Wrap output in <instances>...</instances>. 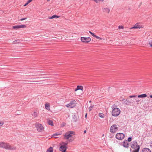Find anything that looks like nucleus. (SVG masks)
Listing matches in <instances>:
<instances>
[{
  "mask_svg": "<svg viewBox=\"0 0 152 152\" xmlns=\"http://www.w3.org/2000/svg\"><path fill=\"white\" fill-rule=\"evenodd\" d=\"M68 140V141L69 142H72L73 141V140L72 139H69H69Z\"/></svg>",
  "mask_w": 152,
  "mask_h": 152,
  "instance_id": "nucleus-36",
  "label": "nucleus"
},
{
  "mask_svg": "<svg viewBox=\"0 0 152 152\" xmlns=\"http://www.w3.org/2000/svg\"><path fill=\"white\" fill-rule=\"evenodd\" d=\"M0 148L10 150H15L16 149V147L14 145L4 142H0Z\"/></svg>",
  "mask_w": 152,
  "mask_h": 152,
  "instance_id": "nucleus-1",
  "label": "nucleus"
},
{
  "mask_svg": "<svg viewBox=\"0 0 152 152\" xmlns=\"http://www.w3.org/2000/svg\"><path fill=\"white\" fill-rule=\"evenodd\" d=\"M53 148L52 147H50L47 150L46 152H53Z\"/></svg>",
  "mask_w": 152,
  "mask_h": 152,
  "instance_id": "nucleus-21",
  "label": "nucleus"
},
{
  "mask_svg": "<svg viewBox=\"0 0 152 152\" xmlns=\"http://www.w3.org/2000/svg\"><path fill=\"white\" fill-rule=\"evenodd\" d=\"M147 96L146 94H142L138 96V98H144Z\"/></svg>",
  "mask_w": 152,
  "mask_h": 152,
  "instance_id": "nucleus-20",
  "label": "nucleus"
},
{
  "mask_svg": "<svg viewBox=\"0 0 152 152\" xmlns=\"http://www.w3.org/2000/svg\"><path fill=\"white\" fill-rule=\"evenodd\" d=\"M94 107V105H91L90 107H89V111H90L91 110H92V108H93Z\"/></svg>",
  "mask_w": 152,
  "mask_h": 152,
  "instance_id": "nucleus-28",
  "label": "nucleus"
},
{
  "mask_svg": "<svg viewBox=\"0 0 152 152\" xmlns=\"http://www.w3.org/2000/svg\"><path fill=\"white\" fill-rule=\"evenodd\" d=\"M32 1V0H28L27 1V2H28V3H29L30 2H31Z\"/></svg>",
  "mask_w": 152,
  "mask_h": 152,
  "instance_id": "nucleus-41",
  "label": "nucleus"
},
{
  "mask_svg": "<svg viewBox=\"0 0 152 152\" xmlns=\"http://www.w3.org/2000/svg\"><path fill=\"white\" fill-rule=\"evenodd\" d=\"M140 100H139V99H136V102H137V104H138L139 103V102L140 101Z\"/></svg>",
  "mask_w": 152,
  "mask_h": 152,
  "instance_id": "nucleus-38",
  "label": "nucleus"
},
{
  "mask_svg": "<svg viewBox=\"0 0 152 152\" xmlns=\"http://www.w3.org/2000/svg\"><path fill=\"white\" fill-rule=\"evenodd\" d=\"M45 108L46 109L49 110H50V104L49 103H46L45 104Z\"/></svg>",
  "mask_w": 152,
  "mask_h": 152,
  "instance_id": "nucleus-19",
  "label": "nucleus"
},
{
  "mask_svg": "<svg viewBox=\"0 0 152 152\" xmlns=\"http://www.w3.org/2000/svg\"><path fill=\"white\" fill-rule=\"evenodd\" d=\"M122 145L124 147L128 148L129 146V144L126 142V141H124L123 142Z\"/></svg>",
  "mask_w": 152,
  "mask_h": 152,
  "instance_id": "nucleus-11",
  "label": "nucleus"
},
{
  "mask_svg": "<svg viewBox=\"0 0 152 152\" xmlns=\"http://www.w3.org/2000/svg\"><path fill=\"white\" fill-rule=\"evenodd\" d=\"M132 148L134 149L132 152H139L140 146L138 145L137 142L136 141H133L132 142L131 145Z\"/></svg>",
  "mask_w": 152,
  "mask_h": 152,
  "instance_id": "nucleus-3",
  "label": "nucleus"
},
{
  "mask_svg": "<svg viewBox=\"0 0 152 152\" xmlns=\"http://www.w3.org/2000/svg\"><path fill=\"white\" fill-rule=\"evenodd\" d=\"M118 127L116 124L113 125L110 127V131L111 133H114L115 132L118 130Z\"/></svg>",
  "mask_w": 152,
  "mask_h": 152,
  "instance_id": "nucleus-5",
  "label": "nucleus"
},
{
  "mask_svg": "<svg viewBox=\"0 0 152 152\" xmlns=\"http://www.w3.org/2000/svg\"><path fill=\"white\" fill-rule=\"evenodd\" d=\"M118 29H122L124 28V26H120L118 27Z\"/></svg>",
  "mask_w": 152,
  "mask_h": 152,
  "instance_id": "nucleus-31",
  "label": "nucleus"
},
{
  "mask_svg": "<svg viewBox=\"0 0 152 152\" xmlns=\"http://www.w3.org/2000/svg\"><path fill=\"white\" fill-rule=\"evenodd\" d=\"M30 84H37V83H30Z\"/></svg>",
  "mask_w": 152,
  "mask_h": 152,
  "instance_id": "nucleus-49",
  "label": "nucleus"
},
{
  "mask_svg": "<svg viewBox=\"0 0 152 152\" xmlns=\"http://www.w3.org/2000/svg\"><path fill=\"white\" fill-rule=\"evenodd\" d=\"M36 128L39 132H41L43 129V127L41 124H38L37 125Z\"/></svg>",
  "mask_w": 152,
  "mask_h": 152,
  "instance_id": "nucleus-10",
  "label": "nucleus"
},
{
  "mask_svg": "<svg viewBox=\"0 0 152 152\" xmlns=\"http://www.w3.org/2000/svg\"><path fill=\"white\" fill-rule=\"evenodd\" d=\"M104 0H99V1H104Z\"/></svg>",
  "mask_w": 152,
  "mask_h": 152,
  "instance_id": "nucleus-48",
  "label": "nucleus"
},
{
  "mask_svg": "<svg viewBox=\"0 0 152 152\" xmlns=\"http://www.w3.org/2000/svg\"><path fill=\"white\" fill-rule=\"evenodd\" d=\"M148 42L150 47H152V38L149 39H148Z\"/></svg>",
  "mask_w": 152,
  "mask_h": 152,
  "instance_id": "nucleus-23",
  "label": "nucleus"
},
{
  "mask_svg": "<svg viewBox=\"0 0 152 152\" xmlns=\"http://www.w3.org/2000/svg\"><path fill=\"white\" fill-rule=\"evenodd\" d=\"M64 145H65V146L67 144V143L64 142Z\"/></svg>",
  "mask_w": 152,
  "mask_h": 152,
  "instance_id": "nucleus-43",
  "label": "nucleus"
},
{
  "mask_svg": "<svg viewBox=\"0 0 152 152\" xmlns=\"http://www.w3.org/2000/svg\"><path fill=\"white\" fill-rule=\"evenodd\" d=\"M83 89V87L81 86H77V88L75 89V91H76L79 90H82Z\"/></svg>",
  "mask_w": 152,
  "mask_h": 152,
  "instance_id": "nucleus-17",
  "label": "nucleus"
},
{
  "mask_svg": "<svg viewBox=\"0 0 152 152\" xmlns=\"http://www.w3.org/2000/svg\"><path fill=\"white\" fill-rule=\"evenodd\" d=\"M4 124L3 122H1L0 121V126H2Z\"/></svg>",
  "mask_w": 152,
  "mask_h": 152,
  "instance_id": "nucleus-37",
  "label": "nucleus"
},
{
  "mask_svg": "<svg viewBox=\"0 0 152 152\" xmlns=\"http://www.w3.org/2000/svg\"><path fill=\"white\" fill-rule=\"evenodd\" d=\"M94 1L96 3H98L99 1V0H94Z\"/></svg>",
  "mask_w": 152,
  "mask_h": 152,
  "instance_id": "nucleus-39",
  "label": "nucleus"
},
{
  "mask_svg": "<svg viewBox=\"0 0 152 152\" xmlns=\"http://www.w3.org/2000/svg\"><path fill=\"white\" fill-rule=\"evenodd\" d=\"M48 123L49 125H50L51 126H52L53 125V122L51 120L48 121Z\"/></svg>",
  "mask_w": 152,
  "mask_h": 152,
  "instance_id": "nucleus-27",
  "label": "nucleus"
},
{
  "mask_svg": "<svg viewBox=\"0 0 152 152\" xmlns=\"http://www.w3.org/2000/svg\"><path fill=\"white\" fill-rule=\"evenodd\" d=\"M102 10L103 12H105L108 13H109L110 11V10L108 8H103L102 9Z\"/></svg>",
  "mask_w": 152,
  "mask_h": 152,
  "instance_id": "nucleus-13",
  "label": "nucleus"
},
{
  "mask_svg": "<svg viewBox=\"0 0 152 152\" xmlns=\"http://www.w3.org/2000/svg\"><path fill=\"white\" fill-rule=\"evenodd\" d=\"M150 146L152 148V141L150 143Z\"/></svg>",
  "mask_w": 152,
  "mask_h": 152,
  "instance_id": "nucleus-42",
  "label": "nucleus"
},
{
  "mask_svg": "<svg viewBox=\"0 0 152 152\" xmlns=\"http://www.w3.org/2000/svg\"><path fill=\"white\" fill-rule=\"evenodd\" d=\"M32 115L34 117V118H35L38 115V114L36 112H34L32 114Z\"/></svg>",
  "mask_w": 152,
  "mask_h": 152,
  "instance_id": "nucleus-25",
  "label": "nucleus"
},
{
  "mask_svg": "<svg viewBox=\"0 0 152 152\" xmlns=\"http://www.w3.org/2000/svg\"><path fill=\"white\" fill-rule=\"evenodd\" d=\"M81 40L83 42L88 43L91 41V39L89 37H81Z\"/></svg>",
  "mask_w": 152,
  "mask_h": 152,
  "instance_id": "nucleus-8",
  "label": "nucleus"
},
{
  "mask_svg": "<svg viewBox=\"0 0 152 152\" xmlns=\"http://www.w3.org/2000/svg\"><path fill=\"white\" fill-rule=\"evenodd\" d=\"M62 134L61 132L56 133L53 135L52 137L55 138H58L56 137V136L61 135Z\"/></svg>",
  "mask_w": 152,
  "mask_h": 152,
  "instance_id": "nucleus-12",
  "label": "nucleus"
},
{
  "mask_svg": "<svg viewBox=\"0 0 152 152\" xmlns=\"http://www.w3.org/2000/svg\"><path fill=\"white\" fill-rule=\"evenodd\" d=\"M99 116L102 118H104V114L102 113H99Z\"/></svg>",
  "mask_w": 152,
  "mask_h": 152,
  "instance_id": "nucleus-26",
  "label": "nucleus"
},
{
  "mask_svg": "<svg viewBox=\"0 0 152 152\" xmlns=\"http://www.w3.org/2000/svg\"><path fill=\"white\" fill-rule=\"evenodd\" d=\"M112 115L113 116L116 117L118 116L121 113L120 109L116 107V106L114 104L112 107Z\"/></svg>",
  "mask_w": 152,
  "mask_h": 152,
  "instance_id": "nucleus-2",
  "label": "nucleus"
},
{
  "mask_svg": "<svg viewBox=\"0 0 152 152\" xmlns=\"http://www.w3.org/2000/svg\"><path fill=\"white\" fill-rule=\"evenodd\" d=\"M72 120L74 122H75L77 121V116L76 115H74L73 116Z\"/></svg>",
  "mask_w": 152,
  "mask_h": 152,
  "instance_id": "nucleus-24",
  "label": "nucleus"
},
{
  "mask_svg": "<svg viewBox=\"0 0 152 152\" xmlns=\"http://www.w3.org/2000/svg\"><path fill=\"white\" fill-rule=\"evenodd\" d=\"M87 113H86V115H85V118H87Z\"/></svg>",
  "mask_w": 152,
  "mask_h": 152,
  "instance_id": "nucleus-44",
  "label": "nucleus"
},
{
  "mask_svg": "<svg viewBox=\"0 0 152 152\" xmlns=\"http://www.w3.org/2000/svg\"><path fill=\"white\" fill-rule=\"evenodd\" d=\"M108 88H110V87H108Z\"/></svg>",
  "mask_w": 152,
  "mask_h": 152,
  "instance_id": "nucleus-52",
  "label": "nucleus"
},
{
  "mask_svg": "<svg viewBox=\"0 0 152 152\" xmlns=\"http://www.w3.org/2000/svg\"><path fill=\"white\" fill-rule=\"evenodd\" d=\"M48 1H49L50 0H47Z\"/></svg>",
  "mask_w": 152,
  "mask_h": 152,
  "instance_id": "nucleus-51",
  "label": "nucleus"
},
{
  "mask_svg": "<svg viewBox=\"0 0 152 152\" xmlns=\"http://www.w3.org/2000/svg\"><path fill=\"white\" fill-rule=\"evenodd\" d=\"M86 130H84L83 132V133L84 134H85L86 133Z\"/></svg>",
  "mask_w": 152,
  "mask_h": 152,
  "instance_id": "nucleus-45",
  "label": "nucleus"
},
{
  "mask_svg": "<svg viewBox=\"0 0 152 152\" xmlns=\"http://www.w3.org/2000/svg\"><path fill=\"white\" fill-rule=\"evenodd\" d=\"M28 4V3L27 2L24 5V6H26Z\"/></svg>",
  "mask_w": 152,
  "mask_h": 152,
  "instance_id": "nucleus-40",
  "label": "nucleus"
},
{
  "mask_svg": "<svg viewBox=\"0 0 152 152\" xmlns=\"http://www.w3.org/2000/svg\"><path fill=\"white\" fill-rule=\"evenodd\" d=\"M132 137H130L128 138L127 139V141L128 142H130L132 140Z\"/></svg>",
  "mask_w": 152,
  "mask_h": 152,
  "instance_id": "nucleus-30",
  "label": "nucleus"
},
{
  "mask_svg": "<svg viewBox=\"0 0 152 152\" xmlns=\"http://www.w3.org/2000/svg\"><path fill=\"white\" fill-rule=\"evenodd\" d=\"M27 19V18H22L20 19L19 20L20 21H22V20H25L26 19Z\"/></svg>",
  "mask_w": 152,
  "mask_h": 152,
  "instance_id": "nucleus-33",
  "label": "nucleus"
},
{
  "mask_svg": "<svg viewBox=\"0 0 152 152\" xmlns=\"http://www.w3.org/2000/svg\"><path fill=\"white\" fill-rule=\"evenodd\" d=\"M141 27V26L140 25H139L138 23H136L134 26L132 28H140Z\"/></svg>",
  "mask_w": 152,
  "mask_h": 152,
  "instance_id": "nucleus-16",
  "label": "nucleus"
},
{
  "mask_svg": "<svg viewBox=\"0 0 152 152\" xmlns=\"http://www.w3.org/2000/svg\"><path fill=\"white\" fill-rule=\"evenodd\" d=\"M66 148V149L67 148V147L65 146V145H62L59 148V150L61 151H63V150L65 149Z\"/></svg>",
  "mask_w": 152,
  "mask_h": 152,
  "instance_id": "nucleus-15",
  "label": "nucleus"
},
{
  "mask_svg": "<svg viewBox=\"0 0 152 152\" xmlns=\"http://www.w3.org/2000/svg\"><path fill=\"white\" fill-rule=\"evenodd\" d=\"M124 104L128 105L131 103V102L126 99V100L124 101Z\"/></svg>",
  "mask_w": 152,
  "mask_h": 152,
  "instance_id": "nucleus-22",
  "label": "nucleus"
},
{
  "mask_svg": "<svg viewBox=\"0 0 152 152\" xmlns=\"http://www.w3.org/2000/svg\"><path fill=\"white\" fill-rule=\"evenodd\" d=\"M26 27V26L25 25H17L12 26V28L15 30H17L20 28H25Z\"/></svg>",
  "mask_w": 152,
  "mask_h": 152,
  "instance_id": "nucleus-9",
  "label": "nucleus"
},
{
  "mask_svg": "<svg viewBox=\"0 0 152 152\" xmlns=\"http://www.w3.org/2000/svg\"><path fill=\"white\" fill-rule=\"evenodd\" d=\"M95 37H96V38H97L98 39H102L100 38L99 37L97 36L96 35V36H95Z\"/></svg>",
  "mask_w": 152,
  "mask_h": 152,
  "instance_id": "nucleus-34",
  "label": "nucleus"
},
{
  "mask_svg": "<svg viewBox=\"0 0 152 152\" xmlns=\"http://www.w3.org/2000/svg\"><path fill=\"white\" fill-rule=\"evenodd\" d=\"M125 135L122 133H117L115 136L116 138L118 140H122L124 138Z\"/></svg>",
  "mask_w": 152,
  "mask_h": 152,
  "instance_id": "nucleus-7",
  "label": "nucleus"
},
{
  "mask_svg": "<svg viewBox=\"0 0 152 152\" xmlns=\"http://www.w3.org/2000/svg\"><path fill=\"white\" fill-rule=\"evenodd\" d=\"M75 134V132H74L69 131L64 135V137L66 139H69V138L71 137L72 135Z\"/></svg>",
  "mask_w": 152,
  "mask_h": 152,
  "instance_id": "nucleus-4",
  "label": "nucleus"
},
{
  "mask_svg": "<svg viewBox=\"0 0 152 152\" xmlns=\"http://www.w3.org/2000/svg\"><path fill=\"white\" fill-rule=\"evenodd\" d=\"M20 41V40L18 39V40L14 41L13 42V43L14 44H15L17 42L19 43Z\"/></svg>",
  "mask_w": 152,
  "mask_h": 152,
  "instance_id": "nucleus-29",
  "label": "nucleus"
},
{
  "mask_svg": "<svg viewBox=\"0 0 152 152\" xmlns=\"http://www.w3.org/2000/svg\"><path fill=\"white\" fill-rule=\"evenodd\" d=\"M89 32L90 33V34L93 36L94 37H95V36H96L91 31H89Z\"/></svg>",
  "mask_w": 152,
  "mask_h": 152,
  "instance_id": "nucleus-32",
  "label": "nucleus"
},
{
  "mask_svg": "<svg viewBox=\"0 0 152 152\" xmlns=\"http://www.w3.org/2000/svg\"><path fill=\"white\" fill-rule=\"evenodd\" d=\"M59 17H60V16H58V15H54L51 17H49L48 18L49 19H53L54 18H59Z\"/></svg>",
  "mask_w": 152,
  "mask_h": 152,
  "instance_id": "nucleus-18",
  "label": "nucleus"
},
{
  "mask_svg": "<svg viewBox=\"0 0 152 152\" xmlns=\"http://www.w3.org/2000/svg\"><path fill=\"white\" fill-rule=\"evenodd\" d=\"M137 96L136 95H132L130 96H129V97L130 98H133V97H136Z\"/></svg>",
  "mask_w": 152,
  "mask_h": 152,
  "instance_id": "nucleus-35",
  "label": "nucleus"
},
{
  "mask_svg": "<svg viewBox=\"0 0 152 152\" xmlns=\"http://www.w3.org/2000/svg\"><path fill=\"white\" fill-rule=\"evenodd\" d=\"M128 10H131V9L130 8V7H129L128 8Z\"/></svg>",
  "mask_w": 152,
  "mask_h": 152,
  "instance_id": "nucleus-47",
  "label": "nucleus"
},
{
  "mask_svg": "<svg viewBox=\"0 0 152 152\" xmlns=\"http://www.w3.org/2000/svg\"><path fill=\"white\" fill-rule=\"evenodd\" d=\"M76 103L75 101H71L69 103L66 105V106L68 107L72 108L75 106Z\"/></svg>",
  "mask_w": 152,
  "mask_h": 152,
  "instance_id": "nucleus-6",
  "label": "nucleus"
},
{
  "mask_svg": "<svg viewBox=\"0 0 152 152\" xmlns=\"http://www.w3.org/2000/svg\"><path fill=\"white\" fill-rule=\"evenodd\" d=\"M150 97L151 98H152V95H150Z\"/></svg>",
  "mask_w": 152,
  "mask_h": 152,
  "instance_id": "nucleus-46",
  "label": "nucleus"
},
{
  "mask_svg": "<svg viewBox=\"0 0 152 152\" xmlns=\"http://www.w3.org/2000/svg\"><path fill=\"white\" fill-rule=\"evenodd\" d=\"M142 152H151V151L148 148H144L142 150Z\"/></svg>",
  "mask_w": 152,
  "mask_h": 152,
  "instance_id": "nucleus-14",
  "label": "nucleus"
},
{
  "mask_svg": "<svg viewBox=\"0 0 152 152\" xmlns=\"http://www.w3.org/2000/svg\"><path fill=\"white\" fill-rule=\"evenodd\" d=\"M91 101H89V102L90 103H91Z\"/></svg>",
  "mask_w": 152,
  "mask_h": 152,
  "instance_id": "nucleus-50",
  "label": "nucleus"
}]
</instances>
